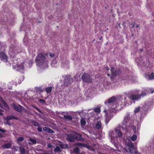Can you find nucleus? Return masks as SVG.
I'll use <instances>...</instances> for the list:
<instances>
[{"label":"nucleus","instance_id":"obj_21","mask_svg":"<svg viewBox=\"0 0 154 154\" xmlns=\"http://www.w3.org/2000/svg\"><path fill=\"white\" fill-rule=\"evenodd\" d=\"M2 100V101L3 103L4 104V108L7 109H9V107L7 103L5 102L4 100L2 98H1Z\"/></svg>","mask_w":154,"mask_h":154},{"label":"nucleus","instance_id":"obj_18","mask_svg":"<svg viewBox=\"0 0 154 154\" xmlns=\"http://www.w3.org/2000/svg\"><path fill=\"white\" fill-rule=\"evenodd\" d=\"M31 123L35 127L39 126V124L37 121H35L33 120H32L30 121Z\"/></svg>","mask_w":154,"mask_h":154},{"label":"nucleus","instance_id":"obj_31","mask_svg":"<svg viewBox=\"0 0 154 154\" xmlns=\"http://www.w3.org/2000/svg\"><path fill=\"white\" fill-rule=\"evenodd\" d=\"M94 111L96 112H100V109L99 107L95 108L94 109Z\"/></svg>","mask_w":154,"mask_h":154},{"label":"nucleus","instance_id":"obj_50","mask_svg":"<svg viewBox=\"0 0 154 154\" xmlns=\"http://www.w3.org/2000/svg\"><path fill=\"white\" fill-rule=\"evenodd\" d=\"M122 25H123L125 27L126 26V25L125 24V23L123 22Z\"/></svg>","mask_w":154,"mask_h":154},{"label":"nucleus","instance_id":"obj_16","mask_svg":"<svg viewBox=\"0 0 154 154\" xmlns=\"http://www.w3.org/2000/svg\"><path fill=\"white\" fill-rule=\"evenodd\" d=\"M145 77L146 79L149 80L154 79V74L153 72H152L150 75H146Z\"/></svg>","mask_w":154,"mask_h":154},{"label":"nucleus","instance_id":"obj_60","mask_svg":"<svg viewBox=\"0 0 154 154\" xmlns=\"http://www.w3.org/2000/svg\"><path fill=\"white\" fill-rule=\"evenodd\" d=\"M29 144H30V143H29Z\"/></svg>","mask_w":154,"mask_h":154},{"label":"nucleus","instance_id":"obj_23","mask_svg":"<svg viewBox=\"0 0 154 154\" xmlns=\"http://www.w3.org/2000/svg\"><path fill=\"white\" fill-rule=\"evenodd\" d=\"M64 118L65 119H67L69 120H72V118L71 116L68 115H64Z\"/></svg>","mask_w":154,"mask_h":154},{"label":"nucleus","instance_id":"obj_20","mask_svg":"<svg viewBox=\"0 0 154 154\" xmlns=\"http://www.w3.org/2000/svg\"><path fill=\"white\" fill-rule=\"evenodd\" d=\"M96 126L95 128L97 129H99L101 128L102 125L100 121H99L97 122V124H96Z\"/></svg>","mask_w":154,"mask_h":154},{"label":"nucleus","instance_id":"obj_35","mask_svg":"<svg viewBox=\"0 0 154 154\" xmlns=\"http://www.w3.org/2000/svg\"><path fill=\"white\" fill-rule=\"evenodd\" d=\"M61 147L62 148H66L67 146V145L64 144V145H60Z\"/></svg>","mask_w":154,"mask_h":154},{"label":"nucleus","instance_id":"obj_10","mask_svg":"<svg viewBox=\"0 0 154 154\" xmlns=\"http://www.w3.org/2000/svg\"><path fill=\"white\" fill-rule=\"evenodd\" d=\"M116 98L115 96H113L108 99L105 102V104L108 106H111L113 104V103L116 100Z\"/></svg>","mask_w":154,"mask_h":154},{"label":"nucleus","instance_id":"obj_36","mask_svg":"<svg viewBox=\"0 0 154 154\" xmlns=\"http://www.w3.org/2000/svg\"><path fill=\"white\" fill-rule=\"evenodd\" d=\"M18 67H19V69H20L23 70L24 69V66L22 65H21V66H19L18 65Z\"/></svg>","mask_w":154,"mask_h":154},{"label":"nucleus","instance_id":"obj_19","mask_svg":"<svg viewBox=\"0 0 154 154\" xmlns=\"http://www.w3.org/2000/svg\"><path fill=\"white\" fill-rule=\"evenodd\" d=\"M11 144L10 143H5L2 145V147L3 148L9 149L11 146Z\"/></svg>","mask_w":154,"mask_h":154},{"label":"nucleus","instance_id":"obj_40","mask_svg":"<svg viewBox=\"0 0 154 154\" xmlns=\"http://www.w3.org/2000/svg\"><path fill=\"white\" fill-rule=\"evenodd\" d=\"M57 114H62V115H64V114L65 113V112H57Z\"/></svg>","mask_w":154,"mask_h":154},{"label":"nucleus","instance_id":"obj_12","mask_svg":"<svg viewBox=\"0 0 154 154\" xmlns=\"http://www.w3.org/2000/svg\"><path fill=\"white\" fill-rule=\"evenodd\" d=\"M0 57L2 61L4 62H7L8 60V57L3 52L0 53Z\"/></svg>","mask_w":154,"mask_h":154},{"label":"nucleus","instance_id":"obj_44","mask_svg":"<svg viewBox=\"0 0 154 154\" xmlns=\"http://www.w3.org/2000/svg\"><path fill=\"white\" fill-rule=\"evenodd\" d=\"M131 25L132 26V28H134L135 27V24L134 23L131 24Z\"/></svg>","mask_w":154,"mask_h":154},{"label":"nucleus","instance_id":"obj_34","mask_svg":"<svg viewBox=\"0 0 154 154\" xmlns=\"http://www.w3.org/2000/svg\"><path fill=\"white\" fill-rule=\"evenodd\" d=\"M74 152L78 153L79 152V149L78 148L76 147L74 149Z\"/></svg>","mask_w":154,"mask_h":154},{"label":"nucleus","instance_id":"obj_56","mask_svg":"<svg viewBox=\"0 0 154 154\" xmlns=\"http://www.w3.org/2000/svg\"><path fill=\"white\" fill-rule=\"evenodd\" d=\"M43 154H49V153L47 152H45L43 153Z\"/></svg>","mask_w":154,"mask_h":154},{"label":"nucleus","instance_id":"obj_59","mask_svg":"<svg viewBox=\"0 0 154 154\" xmlns=\"http://www.w3.org/2000/svg\"><path fill=\"white\" fill-rule=\"evenodd\" d=\"M58 117H60V118H62V117H60V116H58Z\"/></svg>","mask_w":154,"mask_h":154},{"label":"nucleus","instance_id":"obj_32","mask_svg":"<svg viewBox=\"0 0 154 154\" xmlns=\"http://www.w3.org/2000/svg\"><path fill=\"white\" fill-rule=\"evenodd\" d=\"M39 102L42 104H45L46 103V101L44 100L40 99L38 100Z\"/></svg>","mask_w":154,"mask_h":154},{"label":"nucleus","instance_id":"obj_24","mask_svg":"<svg viewBox=\"0 0 154 154\" xmlns=\"http://www.w3.org/2000/svg\"><path fill=\"white\" fill-rule=\"evenodd\" d=\"M81 124V125L84 126L86 123V122L84 118H82L80 120Z\"/></svg>","mask_w":154,"mask_h":154},{"label":"nucleus","instance_id":"obj_26","mask_svg":"<svg viewBox=\"0 0 154 154\" xmlns=\"http://www.w3.org/2000/svg\"><path fill=\"white\" fill-rule=\"evenodd\" d=\"M35 90L36 92H42L43 91V90L41 87H37L35 88Z\"/></svg>","mask_w":154,"mask_h":154},{"label":"nucleus","instance_id":"obj_8","mask_svg":"<svg viewBox=\"0 0 154 154\" xmlns=\"http://www.w3.org/2000/svg\"><path fill=\"white\" fill-rule=\"evenodd\" d=\"M110 71L112 74V76L110 77V79L113 81V78L118 75L121 73V70L119 69H116L113 67L111 68Z\"/></svg>","mask_w":154,"mask_h":154},{"label":"nucleus","instance_id":"obj_13","mask_svg":"<svg viewBox=\"0 0 154 154\" xmlns=\"http://www.w3.org/2000/svg\"><path fill=\"white\" fill-rule=\"evenodd\" d=\"M12 106L13 107L14 109L18 112L20 113L21 114H22L23 112V111L21 110V109L16 105L15 103L12 104Z\"/></svg>","mask_w":154,"mask_h":154},{"label":"nucleus","instance_id":"obj_3","mask_svg":"<svg viewBox=\"0 0 154 154\" xmlns=\"http://www.w3.org/2000/svg\"><path fill=\"white\" fill-rule=\"evenodd\" d=\"M45 60V54L42 53H39L35 59L36 64L39 66L42 65L44 63Z\"/></svg>","mask_w":154,"mask_h":154},{"label":"nucleus","instance_id":"obj_49","mask_svg":"<svg viewBox=\"0 0 154 154\" xmlns=\"http://www.w3.org/2000/svg\"><path fill=\"white\" fill-rule=\"evenodd\" d=\"M3 113L2 112V111L0 110V115L2 116Z\"/></svg>","mask_w":154,"mask_h":154},{"label":"nucleus","instance_id":"obj_41","mask_svg":"<svg viewBox=\"0 0 154 154\" xmlns=\"http://www.w3.org/2000/svg\"><path fill=\"white\" fill-rule=\"evenodd\" d=\"M54 54H53V53H50V56L51 57H54Z\"/></svg>","mask_w":154,"mask_h":154},{"label":"nucleus","instance_id":"obj_2","mask_svg":"<svg viewBox=\"0 0 154 154\" xmlns=\"http://www.w3.org/2000/svg\"><path fill=\"white\" fill-rule=\"evenodd\" d=\"M116 110L114 109H109L108 112L106 114L105 122L106 124L109 122L112 117L116 114Z\"/></svg>","mask_w":154,"mask_h":154},{"label":"nucleus","instance_id":"obj_53","mask_svg":"<svg viewBox=\"0 0 154 154\" xmlns=\"http://www.w3.org/2000/svg\"><path fill=\"white\" fill-rule=\"evenodd\" d=\"M136 27L137 28H138L139 27V26L138 25H137L136 26Z\"/></svg>","mask_w":154,"mask_h":154},{"label":"nucleus","instance_id":"obj_9","mask_svg":"<svg viewBox=\"0 0 154 154\" xmlns=\"http://www.w3.org/2000/svg\"><path fill=\"white\" fill-rule=\"evenodd\" d=\"M63 85L65 86H67L68 85L70 84L73 81L72 78L70 77L69 75H66V78L64 80Z\"/></svg>","mask_w":154,"mask_h":154},{"label":"nucleus","instance_id":"obj_25","mask_svg":"<svg viewBox=\"0 0 154 154\" xmlns=\"http://www.w3.org/2000/svg\"><path fill=\"white\" fill-rule=\"evenodd\" d=\"M52 90V87H49L45 89V91L48 93H50L51 91Z\"/></svg>","mask_w":154,"mask_h":154},{"label":"nucleus","instance_id":"obj_57","mask_svg":"<svg viewBox=\"0 0 154 154\" xmlns=\"http://www.w3.org/2000/svg\"><path fill=\"white\" fill-rule=\"evenodd\" d=\"M107 75L108 76H109L110 75V74H109V73H108V74H107Z\"/></svg>","mask_w":154,"mask_h":154},{"label":"nucleus","instance_id":"obj_29","mask_svg":"<svg viewBox=\"0 0 154 154\" xmlns=\"http://www.w3.org/2000/svg\"><path fill=\"white\" fill-rule=\"evenodd\" d=\"M29 140L33 144H35L36 143V140L35 139L30 138Z\"/></svg>","mask_w":154,"mask_h":154},{"label":"nucleus","instance_id":"obj_30","mask_svg":"<svg viewBox=\"0 0 154 154\" xmlns=\"http://www.w3.org/2000/svg\"><path fill=\"white\" fill-rule=\"evenodd\" d=\"M24 138L23 137H19L17 140L18 143L21 142L24 140Z\"/></svg>","mask_w":154,"mask_h":154},{"label":"nucleus","instance_id":"obj_22","mask_svg":"<svg viewBox=\"0 0 154 154\" xmlns=\"http://www.w3.org/2000/svg\"><path fill=\"white\" fill-rule=\"evenodd\" d=\"M19 150L20 154H25L26 152L25 149L23 147H20Z\"/></svg>","mask_w":154,"mask_h":154},{"label":"nucleus","instance_id":"obj_27","mask_svg":"<svg viewBox=\"0 0 154 154\" xmlns=\"http://www.w3.org/2000/svg\"><path fill=\"white\" fill-rule=\"evenodd\" d=\"M60 151V149L59 146H57L54 149V151L55 152H59Z\"/></svg>","mask_w":154,"mask_h":154},{"label":"nucleus","instance_id":"obj_42","mask_svg":"<svg viewBox=\"0 0 154 154\" xmlns=\"http://www.w3.org/2000/svg\"><path fill=\"white\" fill-rule=\"evenodd\" d=\"M0 131L2 132H5V129H0ZM0 135H1V134L0 133Z\"/></svg>","mask_w":154,"mask_h":154},{"label":"nucleus","instance_id":"obj_51","mask_svg":"<svg viewBox=\"0 0 154 154\" xmlns=\"http://www.w3.org/2000/svg\"><path fill=\"white\" fill-rule=\"evenodd\" d=\"M140 51L142 52L143 51V48L140 49Z\"/></svg>","mask_w":154,"mask_h":154},{"label":"nucleus","instance_id":"obj_55","mask_svg":"<svg viewBox=\"0 0 154 154\" xmlns=\"http://www.w3.org/2000/svg\"><path fill=\"white\" fill-rule=\"evenodd\" d=\"M4 135H0V138L4 137Z\"/></svg>","mask_w":154,"mask_h":154},{"label":"nucleus","instance_id":"obj_28","mask_svg":"<svg viewBox=\"0 0 154 154\" xmlns=\"http://www.w3.org/2000/svg\"><path fill=\"white\" fill-rule=\"evenodd\" d=\"M137 135H132V136L131 137V139L132 141H135L137 139Z\"/></svg>","mask_w":154,"mask_h":154},{"label":"nucleus","instance_id":"obj_17","mask_svg":"<svg viewBox=\"0 0 154 154\" xmlns=\"http://www.w3.org/2000/svg\"><path fill=\"white\" fill-rule=\"evenodd\" d=\"M78 144L79 146H83L84 147L87 148L88 149H91L90 146L87 144L81 143H78Z\"/></svg>","mask_w":154,"mask_h":154},{"label":"nucleus","instance_id":"obj_15","mask_svg":"<svg viewBox=\"0 0 154 154\" xmlns=\"http://www.w3.org/2000/svg\"><path fill=\"white\" fill-rule=\"evenodd\" d=\"M15 119L16 120H18V118L17 117L13 116H9L7 117L5 119V120L6 121H9L10 120Z\"/></svg>","mask_w":154,"mask_h":154},{"label":"nucleus","instance_id":"obj_38","mask_svg":"<svg viewBox=\"0 0 154 154\" xmlns=\"http://www.w3.org/2000/svg\"><path fill=\"white\" fill-rule=\"evenodd\" d=\"M38 127L37 128V130L39 132H41L42 131V129L41 127L38 126Z\"/></svg>","mask_w":154,"mask_h":154},{"label":"nucleus","instance_id":"obj_14","mask_svg":"<svg viewBox=\"0 0 154 154\" xmlns=\"http://www.w3.org/2000/svg\"><path fill=\"white\" fill-rule=\"evenodd\" d=\"M43 131L45 132H48L51 133H53L54 132L53 130L47 127H45L43 128Z\"/></svg>","mask_w":154,"mask_h":154},{"label":"nucleus","instance_id":"obj_45","mask_svg":"<svg viewBox=\"0 0 154 154\" xmlns=\"http://www.w3.org/2000/svg\"><path fill=\"white\" fill-rule=\"evenodd\" d=\"M35 108L37 109V110L39 112H41V113L42 112V111L39 109H38V108L35 107Z\"/></svg>","mask_w":154,"mask_h":154},{"label":"nucleus","instance_id":"obj_11","mask_svg":"<svg viewBox=\"0 0 154 154\" xmlns=\"http://www.w3.org/2000/svg\"><path fill=\"white\" fill-rule=\"evenodd\" d=\"M129 117L130 118V119H131L130 116ZM132 122V121H131L130 119L129 121H128L127 123L126 124V125H127L126 129H127L128 127H131L132 128L133 131L134 132V134H135L136 133H135V132L136 131V127L131 124Z\"/></svg>","mask_w":154,"mask_h":154},{"label":"nucleus","instance_id":"obj_4","mask_svg":"<svg viewBox=\"0 0 154 154\" xmlns=\"http://www.w3.org/2000/svg\"><path fill=\"white\" fill-rule=\"evenodd\" d=\"M125 145L128 147V152H130L131 153L134 154H140V153L136 151L134 145L130 140L128 139V142L126 141Z\"/></svg>","mask_w":154,"mask_h":154},{"label":"nucleus","instance_id":"obj_5","mask_svg":"<svg viewBox=\"0 0 154 154\" xmlns=\"http://www.w3.org/2000/svg\"><path fill=\"white\" fill-rule=\"evenodd\" d=\"M82 135H67V140L71 142L74 141L75 140L80 141H84L85 139L82 137Z\"/></svg>","mask_w":154,"mask_h":154},{"label":"nucleus","instance_id":"obj_54","mask_svg":"<svg viewBox=\"0 0 154 154\" xmlns=\"http://www.w3.org/2000/svg\"><path fill=\"white\" fill-rule=\"evenodd\" d=\"M19 106L20 107V108H21V107H23L21 105H19Z\"/></svg>","mask_w":154,"mask_h":154},{"label":"nucleus","instance_id":"obj_52","mask_svg":"<svg viewBox=\"0 0 154 154\" xmlns=\"http://www.w3.org/2000/svg\"><path fill=\"white\" fill-rule=\"evenodd\" d=\"M118 26L119 27V28H120L121 27H120V23H119L118 24Z\"/></svg>","mask_w":154,"mask_h":154},{"label":"nucleus","instance_id":"obj_46","mask_svg":"<svg viewBox=\"0 0 154 154\" xmlns=\"http://www.w3.org/2000/svg\"><path fill=\"white\" fill-rule=\"evenodd\" d=\"M150 93H154V90H152V89H150Z\"/></svg>","mask_w":154,"mask_h":154},{"label":"nucleus","instance_id":"obj_47","mask_svg":"<svg viewBox=\"0 0 154 154\" xmlns=\"http://www.w3.org/2000/svg\"><path fill=\"white\" fill-rule=\"evenodd\" d=\"M7 122V124L8 125H11V124L9 123V121H6Z\"/></svg>","mask_w":154,"mask_h":154},{"label":"nucleus","instance_id":"obj_1","mask_svg":"<svg viewBox=\"0 0 154 154\" xmlns=\"http://www.w3.org/2000/svg\"><path fill=\"white\" fill-rule=\"evenodd\" d=\"M130 118L129 114H127L125 117L124 119L122 122V125H119L118 127L116 128L114 130L110 131L109 132V135H122L124 134L123 131H126L127 125H126L128 121H129Z\"/></svg>","mask_w":154,"mask_h":154},{"label":"nucleus","instance_id":"obj_33","mask_svg":"<svg viewBox=\"0 0 154 154\" xmlns=\"http://www.w3.org/2000/svg\"><path fill=\"white\" fill-rule=\"evenodd\" d=\"M140 110V107H138L135 108V109H134V112L135 113H137Z\"/></svg>","mask_w":154,"mask_h":154},{"label":"nucleus","instance_id":"obj_58","mask_svg":"<svg viewBox=\"0 0 154 154\" xmlns=\"http://www.w3.org/2000/svg\"><path fill=\"white\" fill-rule=\"evenodd\" d=\"M102 36H101L100 38V40H101V39L102 38Z\"/></svg>","mask_w":154,"mask_h":154},{"label":"nucleus","instance_id":"obj_39","mask_svg":"<svg viewBox=\"0 0 154 154\" xmlns=\"http://www.w3.org/2000/svg\"><path fill=\"white\" fill-rule=\"evenodd\" d=\"M21 110H22V109L24 110V111H25L26 112H27V110L26 109H25L24 107H21Z\"/></svg>","mask_w":154,"mask_h":154},{"label":"nucleus","instance_id":"obj_43","mask_svg":"<svg viewBox=\"0 0 154 154\" xmlns=\"http://www.w3.org/2000/svg\"><path fill=\"white\" fill-rule=\"evenodd\" d=\"M105 70L107 71H108L109 70V68L107 66L105 67Z\"/></svg>","mask_w":154,"mask_h":154},{"label":"nucleus","instance_id":"obj_7","mask_svg":"<svg viewBox=\"0 0 154 154\" xmlns=\"http://www.w3.org/2000/svg\"><path fill=\"white\" fill-rule=\"evenodd\" d=\"M83 82L87 83H91L92 82V79L91 76L88 73L84 72L82 76Z\"/></svg>","mask_w":154,"mask_h":154},{"label":"nucleus","instance_id":"obj_37","mask_svg":"<svg viewBox=\"0 0 154 154\" xmlns=\"http://www.w3.org/2000/svg\"><path fill=\"white\" fill-rule=\"evenodd\" d=\"M47 146L48 148H53V146L52 145H51L50 143H49L48 144Z\"/></svg>","mask_w":154,"mask_h":154},{"label":"nucleus","instance_id":"obj_6","mask_svg":"<svg viewBox=\"0 0 154 154\" xmlns=\"http://www.w3.org/2000/svg\"><path fill=\"white\" fill-rule=\"evenodd\" d=\"M146 95V92H142L140 94H131L129 97V98L133 100H137L141 98V97H143Z\"/></svg>","mask_w":154,"mask_h":154},{"label":"nucleus","instance_id":"obj_48","mask_svg":"<svg viewBox=\"0 0 154 154\" xmlns=\"http://www.w3.org/2000/svg\"><path fill=\"white\" fill-rule=\"evenodd\" d=\"M123 135H117L116 137V138H117L118 137H120V136H121V137H122Z\"/></svg>","mask_w":154,"mask_h":154}]
</instances>
